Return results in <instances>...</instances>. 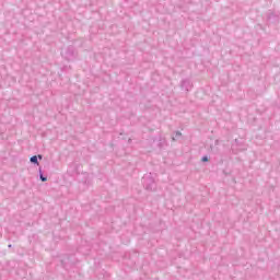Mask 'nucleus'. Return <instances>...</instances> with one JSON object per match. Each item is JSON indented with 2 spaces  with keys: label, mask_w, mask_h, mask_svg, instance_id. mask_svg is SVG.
<instances>
[{
  "label": "nucleus",
  "mask_w": 280,
  "mask_h": 280,
  "mask_svg": "<svg viewBox=\"0 0 280 280\" xmlns=\"http://www.w3.org/2000/svg\"><path fill=\"white\" fill-rule=\"evenodd\" d=\"M202 161H203V163H207V161H209V158L203 156V158H202Z\"/></svg>",
  "instance_id": "7ed1b4c3"
},
{
  "label": "nucleus",
  "mask_w": 280,
  "mask_h": 280,
  "mask_svg": "<svg viewBox=\"0 0 280 280\" xmlns=\"http://www.w3.org/2000/svg\"><path fill=\"white\" fill-rule=\"evenodd\" d=\"M40 180H43V183L47 182V177H43V175H40Z\"/></svg>",
  "instance_id": "f03ea898"
},
{
  "label": "nucleus",
  "mask_w": 280,
  "mask_h": 280,
  "mask_svg": "<svg viewBox=\"0 0 280 280\" xmlns=\"http://www.w3.org/2000/svg\"><path fill=\"white\" fill-rule=\"evenodd\" d=\"M31 163H35L36 165H38V156H36V155L32 156Z\"/></svg>",
  "instance_id": "f257e3e1"
},
{
  "label": "nucleus",
  "mask_w": 280,
  "mask_h": 280,
  "mask_svg": "<svg viewBox=\"0 0 280 280\" xmlns=\"http://www.w3.org/2000/svg\"><path fill=\"white\" fill-rule=\"evenodd\" d=\"M38 159H43V155H38Z\"/></svg>",
  "instance_id": "20e7f679"
}]
</instances>
